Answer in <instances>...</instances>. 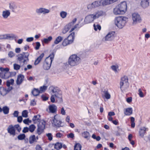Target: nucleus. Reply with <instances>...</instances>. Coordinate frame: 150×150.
Masks as SVG:
<instances>
[{"label":"nucleus","instance_id":"obj_1","mask_svg":"<svg viewBox=\"0 0 150 150\" xmlns=\"http://www.w3.org/2000/svg\"><path fill=\"white\" fill-rule=\"evenodd\" d=\"M101 13L100 11H98L96 13L94 14H90L86 16L84 20V23H81L83 20V19L81 18L79 22V28H80L85 24L90 23L93 21L94 20L98 18L101 15Z\"/></svg>","mask_w":150,"mask_h":150},{"label":"nucleus","instance_id":"obj_2","mask_svg":"<svg viewBox=\"0 0 150 150\" xmlns=\"http://www.w3.org/2000/svg\"><path fill=\"white\" fill-rule=\"evenodd\" d=\"M81 61L80 58L76 54H73L71 55L69 58V64L71 66L78 65Z\"/></svg>","mask_w":150,"mask_h":150},{"label":"nucleus","instance_id":"obj_3","mask_svg":"<svg viewBox=\"0 0 150 150\" xmlns=\"http://www.w3.org/2000/svg\"><path fill=\"white\" fill-rule=\"evenodd\" d=\"M54 52H52L48 57L46 58L45 59V62L43 65V67L44 69L48 70L50 69L52 62L54 59Z\"/></svg>","mask_w":150,"mask_h":150},{"label":"nucleus","instance_id":"obj_4","mask_svg":"<svg viewBox=\"0 0 150 150\" xmlns=\"http://www.w3.org/2000/svg\"><path fill=\"white\" fill-rule=\"evenodd\" d=\"M127 19L126 17L122 16L115 18V24L119 28H122L125 26Z\"/></svg>","mask_w":150,"mask_h":150},{"label":"nucleus","instance_id":"obj_5","mask_svg":"<svg viewBox=\"0 0 150 150\" xmlns=\"http://www.w3.org/2000/svg\"><path fill=\"white\" fill-rule=\"evenodd\" d=\"M29 55V53L23 52L17 56V59L21 64L23 63V65L26 64L29 61L28 57Z\"/></svg>","mask_w":150,"mask_h":150},{"label":"nucleus","instance_id":"obj_6","mask_svg":"<svg viewBox=\"0 0 150 150\" xmlns=\"http://www.w3.org/2000/svg\"><path fill=\"white\" fill-rule=\"evenodd\" d=\"M128 79L127 76H125L121 78L120 82V88L123 92L128 88L129 83L128 82Z\"/></svg>","mask_w":150,"mask_h":150},{"label":"nucleus","instance_id":"obj_7","mask_svg":"<svg viewBox=\"0 0 150 150\" xmlns=\"http://www.w3.org/2000/svg\"><path fill=\"white\" fill-rule=\"evenodd\" d=\"M38 135H40L43 132L45 128V122L38 118Z\"/></svg>","mask_w":150,"mask_h":150},{"label":"nucleus","instance_id":"obj_8","mask_svg":"<svg viewBox=\"0 0 150 150\" xmlns=\"http://www.w3.org/2000/svg\"><path fill=\"white\" fill-rule=\"evenodd\" d=\"M132 18L133 20L132 24L135 25L141 22L142 19L140 16L137 13H134L132 14Z\"/></svg>","mask_w":150,"mask_h":150},{"label":"nucleus","instance_id":"obj_9","mask_svg":"<svg viewBox=\"0 0 150 150\" xmlns=\"http://www.w3.org/2000/svg\"><path fill=\"white\" fill-rule=\"evenodd\" d=\"M9 8L13 12L18 11L20 9V6L14 2H11L9 3Z\"/></svg>","mask_w":150,"mask_h":150},{"label":"nucleus","instance_id":"obj_10","mask_svg":"<svg viewBox=\"0 0 150 150\" xmlns=\"http://www.w3.org/2000/svg\"><path fill=\"white\" fill-rule=\"evenodd\" d=\"M79 25V24H77L74 25V27L72 28L70 25L68 24L65 25L63 29L62 33L63 34H65L71 28V30L70 31V32H71L73 31L77 27V26Z\"/></svg>","mask_w":150,"mask_h":150},{"label":"nucleus","instance_id":"obj_11","mask_svg":"<svg viewBox=\"0 0 150 150\" xmlns=\"http://www.w3.org/2000/svg\"><path fill=\"white\" fill-rule=\"evenodd\" d=\"M117 6L124 14L127 10V5L125 1H123L119 4Z\"/></svg>","mask_w":150,"mask_h":150},{"label":"nucleus","instance_id":"obj_12","mask_svg":"<svg viewBox=\"0 0 150 150\" xmlns=\"http://www.w3.org/2000/svg\"><path fill=\"white\" fill-rule=\"evenodd\" d=\"M115 32L114 31L109 32L105 36V41H110L113 40L114 38Z\"/></svg>","mask_w":150,"mask_h":150},{"label":"nucleus","instance_id":"obj_13","mask_svg":"<svg viewBox=\"0 0 150 150\" xmlns=\"http://www.w3.org/2000/svg\"><path fill=\"white\" fill-rule=\"evenodd\" d=\"M100 5V1H94L91 4H88L87 6V8L88 9H91L99 6Z\"/></svg>","mask_w":150,"mask_h":150},{"label":"nucleus","instance_id":"obj_14","mask_svg":"<svg viewBox=\"0 0 150 150\" xmlns=\"http://www.w3.org/2000/svg\"><path fill=\"white\" fill-rule=\"evenodd\" d=\"M11 15V11L9 10L5 9L2 11L1 16L4 19H7Z\"/></svg>","mask_w":150,"mask_h":150},{"label":"nucleus","instance_id":"obj_15","mask_svg":"<svg viewBox=\"0 0 150 150\" xmlns=\"http://www.w3.org/2000/svg\"><path fill=\"white\" fill-rule=\"evenodd\" d=\"M149 129L148 128L143 127H141L139 129V135L142 138L144 137V135L146 133V131H148Z\"/></svg>","mask_w":150,"mask_h":150},{"label":"nucleus","instance_id":"obj_16","mask_svg":"<svg viewBox=\"0 0 150 150\" xmlns=\"http://www.w3.org/2000/svg\"><path fill=\"white\" fill-rule=\"evenodd\" d=\"M55 116L54 117V119H53V122L52 123L54 126L56 127H62L63 125H61V121L55 118Z\"/></svg>","mask_w":150,"mask_h":150},{"label":"nucleus","instance_id":"obj_17","mask_svg":"<svg viewBox=\"0 0 150 150\" xmlns=\"http://www.w3.org/2000/svg\"><path fill=\"white\" fill-rule=\"evenodd\" d=\"M24 78V76L22 74H20L18 75L16 80L17 84L18 85L21 84L23 81Z\"/></svg>","mask_w":150,"mask_h":150},{"label":"nucleus","instance_id":"obj_18","mask_svg":"<svg viewBox=\"0 0 150 150\" xmlns=\"http://www.w3.org/2000/svg\"><path fill=\"white\" fill-rule=\"evenodd\" d=\"M7 131L8 133L13 136L15 135V129L12 125H9L7 129Z\"/></svg>","mask_w":150,"mask_h":150},{"label":"nucleus","instance_id":"obj_19","mask_svg":"<svg viewBox=\"0 0 150 150\" xmlns=\"http://www.w3.org/2000/svg\"><path fill=\"white\" fill-rule=\"evenodd\" d=\"M48 108L50 112L54 113L56 112L57 107L54 104H52L49 105Z\"/></svg>","mask_w":150,"mask_h":150},{"label":"nucleus","instance_id":"obj_20","mask_svg":"<svg viewBox=\"0 0 150 150\" xmlns=\"http://www.w3.org/2000/svg\"><path fill=\"white\" fill-rule=\"evenodd\" d=\"M132 108H128L125 109L124 111L125 115L127 116H129L132 113Z\"/></svg>","mask_w":150,"mask_h":150},{"label":"nucleus","instance_id":"obj_21","mask_svg":"<svg viewBox=\"0 0 150 150\" xmlns=\"http://www.w3.org/2000/svg\"><path fill=\"white\" fill-rule=\"evenodd\" d=\"M141 5L143 8L147 7L149 6V0H142Z\"/></svg>","mask_w":150,"mask_h":150},{"label":"nucleus","instance_id":"obj_22","mask_svg":"<svg viewBox=\"0 0 150 150\" xmlns=\"http://www.w3.org/2000/svg\"><path fill=\"white\" fill-rule=\"evenodd\" d=\"M114 13L116 15L121 14H123L121 12V11L120 9L117 6L116 7L113 9Z\"/></svg>","mask_w":150,"mask_h":150},{"label":"nucleus","instance_id":"obj_23","mask_svg":"<svg viewBox=\"0 0 150 150\" xmlns=\"http://www.w3.org/2000/svg\"><path fill=\"white\" fill-rule=\"evenodd\" d=\"M50 12L49 10L44 8H40L38 9V12L43 14L48 13Z\"/></svg>","mask_w":150,"mask_h":150},{"label":"nucleus","instance_id":"obj_24","mask_svg":"<svg viewBox=\"0 0 150 150\" xmlns=\"http://www.w3.org/2000/svg\"><path fill=\"white\" fill-rule=\"evenodd\" d=\"M47 86L45 85L41 86L39 88V89H38V95L40 93H42L44 92L47 89Z\"/></svg>","mask_w":150,"mask_h":150},{"label":"nucleus","instance_id":"obj_25","mask_svg":"<svg viewBox=\"0 0 150 150\" xmlns=\"http://www.w3.org/2000/svg\"><path fill=\"white\" fill-rule=\"evenodd\" d=\"M54 95L56 98H59L60 101H62V93L59 90L57 92L54 93Z\"/></svg>","mask_w":150,"mask_h":150},{"label":"nucleus","instance_id":"obj_26","mask_svg":"<svg viewBox=\"0 0 150 150\" xmlns=\"http://www.w3.org/2000/svg\"><path fill=\"white\" fill-rule=\"evenodd\" d=\"M72 43V40H69L68 38H66L64 40L62 45L63 46H65Z\"/></svg>","mask_w":150,"mask_h":150},{"label":"nucleus","instance_id":"obj_27","mask_svg":"<svg viewBox=\"0 0 150 150\" xmlns=\"http://www.w3.org/2000/svg\"><path fill=\"white\" fill-rule=\"evenodd\" d=\"M82 136L85 139H89L90 135L89 132L87 131H84L82 133Z\"/></svg>","mask_w":150,"mask_h":150},{"label":"nucleus","instance_id":"obj_28","mask_svg":"<svg viewBox=\"0 0 150 150\" xmlns=\"http://www.w3.org/2000/svg\"><path fill=\"white\" fill-rule=\"evenodd\" d=\"M49 90L53 93H55L59 91L58 88L54 87L53 86H50L49 88Z\"/></svg>","mask_w":150,"mask_h":150},{"label":"nucleus","instance_id":"obj_29","mask_svg":"<svg viewBox=\"0 0 150 150\" xmlns=\"http://www.w3.org/2000/svg\"><path fill=\"white\" fill-rule=\"evenodd\" d=\"M52 38L51 36H50L47 38H45L42 40V42L43 44L47 43L50 42L52 40Z\"/></svg>","mask_w":150,"mask_h":150},{"label":"nucleus","instance_id":"obj_30","mask_svg":"<svg viewBox=\"0 0 150 150\" xmlns=\"http://www.w3.org/2000/svg\"><path fill=\"white\" fill-rule=\"evenodd\" d=\"M62 147V144L61 143L57 142L56 143L54 146V148L57 150L61 149Z\"/></svg>","mask_w":150,"mask_h":150},{"label":"nucleus","instance_id":"obj_31","mask_svg":"<svg viewBox=\"0 0 150 150\" xmlns=\"http://www.w3.org/2000/svg\"><path fill=\"white\" fill-rule=\"evenodd\" d=\"M36 138L35 135H33L30 136L29 138V142L30 144L33 143L36 141Z\"/></svg>","mask_w":150,"mask_h":150},{"label":"nucleus","instance_id":"obj_32","mask_svg":"<svg viewBox=\"0 0 150 150\" xmlns=\"http://www.w3.org/2000/svg\"><path fill=\"white\" fill-rule=\"evenodd\" d=\"M75 33L74 32L71 33L67 38H68L69 40H71L72 41V43L74 41V38Z\"/></svg>","mask_w":150,"mask_h":150},{"label":"nucleus","instance_id":"obj_33","mask_svg":"<svg viewBox=\"0 0 150 150\" xmlns=\"http://www.w3.org/2000/svg\"><path fill=\"white\" fill-rule=\"evenodd\" d=\"M2 111H3V112L4 114H7L9 112V108L7 106H5L3 107V108H2Z\"/></svg>","mask_w":150,"mask_h":150},{"label":"nucleus","instance_id":"obj_34","mask_svg":"<svg viewBox=\"0 0 150 150\" xmlns=\"http://www.w3.org/2000/svg\"><path fill=\"white\" fill-rule=\"evenodd\" d=\"M103 92L104 94V96L106 99H108L110 98V95L108 91H104Z\"/></svg>","mask_w":150,"mask_h":150},{"label":"nucleus","instance_id":"obj_35","mask_svg":"<svg viewBox=\"0 0 150 150\" xmlns=\"http://www.w3.org/2000/svg\"><path fill=\"white\" fill-rule=\"evenodd\" d=\"M11 38V36L7 34L1 35H0V39H8Z\"/></svg>","mask_w":150,"mask_h":150},{"label":"nucleus","instance_id":"obj_36","mask_svg":"<svg viewBox=\"0 0 150 150\" xmlns=\"http://www.w3.org/2000/svg\"><path fill=\"white\" fill-rule=\"evenodd\" d=\"M81 145L79 143H76L74 146V150H81Z\"/></svg>","mask_w":150,"mask_h":150},{"label":"nucleus","instance_id":"obj_37","mask_svg":"<svg viewBox=\"0 0 150 150\" xmlns=\"http://www.w3.org/2000/svg\"><path fill=\"white\" fill-rule=\"evenodd\" d=\"M8 93V91H7L6 89L3 88L1 89L0 91V94L3 96L6 95Z\"/></svg>","mask_w":150,"mask_h":150},{"label":"nucleus","instance_id":"obj_38","mask_svg":"<svg viewBox=\"0 0 150 150\" xmlns=\"http://www.w3.org/2000/svg\"><path fill=\"white\" fill-rule=\"evenodd\" d=\"M63 38L61 36L58 37L54 41V43L55 44H57L60 42L62 40Z\"/></svg>","mask_w":150,"mask_h":150},{"label":"nucleus","instance_id":"obj_39","mask_svg":"<svg viewBox=\"0 0 150 150\" xmlns=\"http://www.w3.org/2000/svg\"><path fill=\"white\" fill-rule=\"evenodd\" d=\"M25 134H20L17 137V138L19 140H23L25 139Z\"/></svg>","mask_w":150,"mask_h":150},{"label":"nucleus","instance_id":"obj_40","mask_svg":"<svg viewBox=\"0 0 150 150\" xmlns=\"http://www.w3.org/2000/svg\"><path fill=\"white\" fill-rule=\"evenodd\" d=\"M29 131L33 132L35 129V126L33 124L30 125L28 127Z\"/></svg>","mask_w":150,"mask_h":150},{"label":"nucleus","instance_id":"obj_41","mask_svg":"<svg viewBox=\"0 0 150 150\" xmlns=\"http://www.w3.org/2000/svg\"><path fill=\"white\" fill-rule=\"evenodd\" d=\"M31 93L34 96H38V89L34 88L32 91Z\"/></svg>","mask_w":150,"mask_h":150},{"label":"nucleus","instance_id":"obj_42","mask_svg":"<svg viewBox=\"0 0 150 150\" xmlns=\"http://www.w3.org/2000/svg\"><path fill=\"white\" fill-rule=\"evenodd\" d=\"M131 122V127L132 128H134L135 127V123H134V118L133 117H130Z\"/></svg>","mask_w":150,"mask_h":150},{"label":"nucleus","instance_id":"obj_43","mask_svg":"<svg viewBox=\"0 0 150 150\" xmlns=\"http://www.w3.org/2000/svg\"><path fill=\"white\" fill-rule=\"evenodd\" d=\"M28 112L27 110H24L22 113V115L23 117H28Z\"/></svg>","mask_w":150,"mask_h":150},{"label":"nucleus","instance_id":"obj_44","mask_svg":"<svg viewBox=\"0 0 150 150\" xmlns=\"http://www.w3.org/2000/svg\"><path fill=\"white\" fill-rule=\"evenodd\" d=\"M93 26L94 28V29L96 31L98 29L99 30H100L101 29V27L100 25L99 24H97L96 25V24H93Z\"/></svg>","mask_w":150,"mask_h":150},{"label":"nucleus","instance_id":"obj_45","mask_svg":"<svg viewBox=\"0 0 150 150\" xmlns=\"http://www.w3.org/2000/svg\"><path fill=\"white\" fill-rule=\"evenodd\" d=\"M67 13L64 11H62L60 13V16L62 18H65L67 15Z\"/></svg>","mask_w":150,"mask_h":150},{"label":"nucleus","instance_id":"obj_46","mask_svg":"<svg viewBox=\"0 0 150 150\" xmlns=\"http://www.w3.org/2000/svg\"><path fill=\"white\" fill-rule=\"evenodd\" d=\"M100 5L102 4V5L103 6L109 4L108 3V2L107 1V0H101L100 1Z\"/></svg>","mask_w":150,"mask_h":150},{"label":"nucleus","instance_id":"obj_47","mask_svg":"<svg viewBox=\"0 0 150 150\" xmlns=\"http://www.w3.org/2000/svg\"><path fill=\"white\" fill-rule=\"evenodd\" d=\"M15 129H16L18 132H20L21 130V128L18 124L16 125L13 126Z\"/></svg>","mask_w":150,"mask_h":150},{"label":"nucleus","instance_id":"obj_48","mask_svg":"<svg viewBox=\"0 0 150 150\" xmlns=\"http://www.w3.org/2000/svg\"><path fill=\"white\" fill-rule=\"evenodd\" d=\"M0 71L1 72H5V73H6L9 71V69L8 68H4L2 67H0Z\"/></svg>","mask_w":150,"mask_h":150},{"label":"nucleus","instance_id":"obj_49","mask_svg":"<svg viewBox=\"0 0 150 150\" xmlns=\"http://www.w3.org/2000/svg\"><path fill=\"white\" fill-rule=\"evenodd\" d=\"M14 69L16 70H19L21 67L20 65L17 64H13Z\"/></svg>","mask_w":150,"mask_h":150},{"label":"nucleus","instance_id":"obj_50","mask_svg":"<svg viewBox=\"0 0 150 150\" xmlns=\"http://www.w3.org/2000/svg\"><path fill=\"white\" fill-rule=\"evenodd\" d=\"M76 18H75L71 22L69 23L68 24L72 27L74 25V23L76 22Z\"/></svg>","mask_w":150,"mask_h":150},{"label":"nucleus","instance_id":"obj_51","mask_svg":"<svg viewBox=\"0 0 150 150\" xmlns=\"http://www.w3.org/2000/svg\"><path fill=\"white\" fill-rule=\"evenodd\" d=\"M41 98L42 100L44 101L47 100L48 99V97L46 96V95L44 94H42L41 95Z\"/></svg>","mask_w":150,"mask_h":150},{"label":"nucleus","instance_id":"obj_52","mask_svg":"<svg viewBox=\"0 0 150 150\" xmlns=\"http://www.w3.org/2000/svg\"><path fill=\"white\" fill-rule=\"evenodd\" d=\"M44 55V53H42L39 57H38V64H39V63L41 61Z\"/></svg>","mask_w":150,"mask_h":150},{"label":"nucleus","instance_id":"obj_53","mask_svg":"<svg viewBox=\"0 0 150 150\" xmlns=\"http://www.w3.org/2000/svg\"><path fill=\"white\" fill-rule=\"evenodd\" d=\"M46 136L48 137V139L49 140L51 141L52 140V136L51 133H48V134H47Z\"/></svg>","mask_w":150,"mask_h":150},{"label":"nucleus","instance_id":"obj_54","mask_svg":"<svg viewBox=\"0 0 150 150\" xmlns=\"http://www.w3.org/2000/svg\"><path fill=\"white\" fill-rule=\"evenodd\" d=\"M138 92V94L140 97L142 98L144 97V94L140 88L139 89Z\"/></svg>","mask_w":150,"mask_h":150},{"label":"nucleus","instance_id":"obj_55","mask_svg":"<svg viewBox=\"0 0 150 150\" xmlns=\"http://www.w3.org/2000/svg\"><path fill=\"white\" fill-rule=\"evenodd\" d=\"M8 57L10 58H12L14 56V54L12 51H10L8 54Z\"/></svg>","mask_w":150,"mask_h":150},{"label":"nucleus","instance_id":"obj_56","mask_svg":"<svg viewBox=\"0 0 150 150\" xmlns=\"http://www.w3.org/2000/svg\"><path fill=\"white\" fill-rule=\"evenodd\" d=\"M118 68V67L117 66L112 65L111 66L112 69L115 72L117 71V69Z\"/></svg>","mask_w":150,"mask_h":150},{"label":"nucleus","instance_id":"obj_57","mask_svg":"<svg viewBox=\"0 0 150 150\" xmlns=\"http://www.w3.org/2000/svg\"><path fill=\"white\" fill-rule=\"evenodd\" d=\"M29 130L28 128L27 127H25L23 128L22 130V132L24 133H26L28 132Z\"/></svg>","mask_w":150,"mask_h":150},{"label":"nucleus","instance_id":"obj_58","mask_svg":"<svg viewBox=\"0 0 150 150\" xmlns=\"http://www.w3.org/2000/svg\"><path fill=\"white\" fill-rule=\"evenodd\" d=\"M74 137V134L72 133H71L67 135L68 138H73Z\"/></svg>","mask_w":150,"mask_h":150},{"label":"nucleus","instance_id":"obj_59","mask_svg":"<svg viewBox=\"0 0 150 150\" xmlns=\"http://www.w3.org/2000/svg\"><path fill=\"white\" fill-rule=\"evenodd\" d=\"M54 96H55L54 95H52L50 97L51 101L52 103H54L55 101V99Z\"/></svg>","mask_w":150,"mask_h":150},{"label":"nucleus","instance_id":"obj_60","mask_svg":"<svg viewBox=\"0 0 150 150\" xmlns=\"http://www.w3.org/2000/svg\"><path fill=\"white\" fill-rule=\"evenodd\" d=\"M17 117V121L19 123H21L23 120V118L22 116H18Z\"/></svg>","mask_w":150,"mask_h":150},{"label":"nucleus","instance_id":"obj_61","mask_svg":"<svg viewBox=\"0 0 150 150\" xmlns=\"http://www.w3.org/2000/svg\"><path fill=\"white\" fill-rule=\"evenodd\" d=\"M33 38L32 37L28 38H26V41L27 42H30L33 41Z\"/></svg>","mask_w":150,"mask_h":150},{"label":"nucleus","instance_id":"obj_62","mask_svg":"<svg viewBox=\"0 0 150 150\" xmlns=\"http://www.w3.org/2000/svg\"><path fill=\"white\" fill-rule=\"evenodd\" d=\"M132 101V98L131 97H128L126 99V101L128 103H130Z\"/></svg>","mask_w":150,"mask_h":150},{"label":"nucleus","instance_id":"obj_63","mask_svg":"<svg viewBox=\"0 0 150 150\" xmlns=\"http://www.w3.org/2000/svg\"><path fill=\"white\" fill-rule=\"evenodd\" d=\"M32 67L31 65L29 64L27 66V67H25L24 69V70L25 71H26L28 69H30L31 68H32Z\"/></svg>","mask_w":150,"mask_h":150},{"label":"nucleus","instance_id":"obj_64","mask_svg":"<svg viewBox=\"0 0 150 150\" xmlns=\"http://www.w3.org/2000/svg\"><path fill=\"white\" fill-rule=\"evenodd\" d=\"M19 112L18 111H15L13 113V116L15 117H18Z\"/></svg>","mask_w":150,"mask_h":150}]
</instances>
